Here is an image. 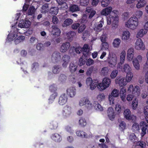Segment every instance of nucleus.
<instances>
[{
    "label": "nucleus",
    "mask_w": 148,
    "mask_h": 148,
    "mask_svg": "<svg viewBox=\"0 0 148 148\" xmlns=\"http://www.w3.org/2000/svg\"><path fill=\"white\" fill-rule=\"evenodd\" d=\"M112 10V8L108 7L102 10L101 14L105 16L109 14L107 17V24L110 25L112 21V28L114 29L117 28L118 25L119 16L117 15L118 12L116 10Z\"/></svg>",
    "instance_id": "f257e3e1"
},
{
    "label": "nucleus",
    "mask_w": 148,
    "mask_h": 148,
    "mask_svg": "<svg viewBox=\"0 0 148 148\" xmlns=\"http://www.w3.org/2000/svg\"><path fill=\"white\" fill-rule=\"evenodd\" d=\"M75 50L77 53L80 54L82 53L83 55L79 60V64L80 66L84 65L88 59V57L89 56L90 50L88 45L87 44H85L82 48L80 47H77L75 49Z\"/></svg>",
    "instance_id": "f03ea898"
},
{
    "label": "nucleus",
    "mask_w": 148,
    "mask_h": 148,
    "mask_svg": "<svg viewBox=\"0 0 148 148\" xmlns=\"http://www.w3.org/2000/svg\"><path fill=\"white\" fill-rule=\"evenodd\" d=\"M127 90L130 93L126 97V99L129 102L131 101L135 96H138L140 94V89L138 85L134 86L132 84H130L127 87Z\"/></svg>",
    "instance_id": "7ed1b4c3"
},
{
    "label": "nucleus",
    "mask_w": 148,
    "mask_h": 148,
    "mask_svg": "<svg viewBox=\"0 0 148 148\" xmlns=\"http://www.w3.org/2000/svg\"><path fill=\"white\" fill-rule=\"evenodd\" d=\"M111 81L110 79L107 77L103 79L102 83H99L97 80H94L93 81V89L97 87L100 91L104 90L110 86Z\"/></svg>",
    "instance_id": "20e7f679"
},
{
    "label": "nucleus",
    "mask_w": 148,
    "mask_h": 148,
    "mask_svg": "<svg viewBox=\"0 0 148 148\" xmlns=\"http://www.w3.org/2000/svg\"><path fill=\"white\" fill-rule=\"evenodd\" d=\"M139 25V20L135 16H132L125 24L126 27L133 30L136 29Z\"/></svg>",
    "instance_id": "39448f33"
},
{
    "label": "nucleus",
    "mask_w": 148,
    "mask_h": 148,
    "mask_svg": "<svg viewBox=\"0 0 148 148\" xmlns=\"http://www.w3.org/2000/svg\"><path fill=\"white\" fill-rule=\"evenodd\" d=\"M79 105L80 106L85 105L88 109L91 108L92 107V103L87 97H84L81 98L79 101Z\"/></svg>",
    "instance_id": "423d86ee"
},
{
    "label": "nucleus",
    "mask_w": 148,
    "mask_h": 148,
    "mask_svg": "<svg viewBox=\"0 0 148 148\" xmlns=\"http://www.w3.org/2000/svg\"><path fill=\"white\" fill-rule=\"evenodd\" d=\"M107 61L110 67H114L117 63V57L116 55L114 54L109 55L107 59Z\"/></svg>",
    "instance_id": "0eeeda50"
},
{
    "label": "nucleus",
    "mask_w": 148,
    "mask_h": 148,
    "mask_svg": "<svg viewBox=\"0 0 148 148\" xmlns=\"http://www.w3.org/2000/svg\"><path fill=\"white\" fill-rule=\"evenodd\" d=\"M135 48L137 50H144L145 49V45L141 38L137 39L135 44Z\"/></svg>",
    "instance_id": "6e6552de"
},
{
    "label": "nucleus",
    "mask_w": 148,
    "mask_h": 148,
    "mask_svg": "<svg viewBox=\"0 0 148 148\" xmlns=\"http://www.w3.org/2000/svg\"><path fill=\"white\" fill-rule=\"evenodd\" d=\"M127 83L125 78L123 77H117L115 80V84L121 87L125 86Z\"/></svg>",
    "instance_id": "1a4fd4ad"
},
{
    "label": "nucleus",
    "mask_w": 148,
    "mask_h": 148,
    "mask_svg": "<svg viewBox=\"0 0 148 148\" xmlns=\"http://www.w3.org/2000/svg\"><path fill=\"white\" fill-rule=\"evenodd\" d=\"M140 126L143 127L142 128V132L141 133V135L143 137L146 134V131L148 133V125L144 121H141L140 123Z\"/></svg>",
    "instance_id": "9d476101"
},
{
    "label": "nucleus",
    "mask_w": 148,
    "mask_h": 148,
    "mask_svg": "<svg viewBox=\"0 0 148 148\" xmlns=\"http://www.w3.org/2000/svg\"><path fill=\"white\" fill-rule=\"evenodd\" d=\"M60 53L57 51H54L51 56V60L54 62H59L61 59Z\"/></svg>",
    "instance_id": "9b49d317"
},
{
    "label": "nucleus",
    "mask_w": 148,
    "mask_h": 148,
    "mask_svg": "<svg viewBox=\"0 0 148 148\" xmlns=\"http://www.w3.org/2000/svg\"><path fill=\"white\" fill-rule=\"evenodd\" d=\"M134 51L133 48H129L127 51V59L129 61H131L134 57Z\"/></svg>",
    "instance_id": "f8f14e48"
},
{
    "label": "nucleus",
    "mask_w": 148,
    "mask_h": 148,
    "mask_svg": "<svg viewBox=\"0 0 148 148\" xmlns=\"http://www.w3.org/2000/svg\"><path fill=\"white\" fill-rule=\"evenodd\" d=\"M118 68H121V71L123 72H126L132 71V69L129 65L127 64H125L123 66L122 68H121V66L119 64L117 66Z\"/></svg>",
    "instance_id": "ddd939ff"
},
{
    "label": "nucleus",
    "mask_w": 148,
    "mask_h": 148,
    "mask_svg": "<svg viewBox=\"0 0 148 148\" xmlns=\"http://www.w3.org/2000/svg\"><path fill=\"white\" fill-rule=\"evenodd\" d=\"M16 32L14 31L13 33H10L8 36L7 40L9 42H10L14 40L17 36V32H18L17 29H16Z\"/></svg>",
    "instance_id": "4468645a"
},
{
    "label": "nucleus",
    "mask_w": 148,
    "mask_h": 148,
    "mask_svg": "<svg viewBox=\"0 0 148 148\" xmlns=\"http://www.w3.org/2000/svg\"><path fill=\"white\" fill-rule=\"evenodd\" d=\"M67 99L66 95L65 93L62 94L59 98L58 103L60 105H63L67 102Z\"/></svg>",
    "instance_id": "2eb2a0df"
},
{
    "label": "nucleus",
    "mask_w": 148,
    "mask_h": 148,
    "mask_svg": "<svg viewBox=\"0 0 148 148\" xmlns=\"http://www.w3.org/2000/svg\"><path fill=\"white\" fill-rule=\"evenodd\" d=\"M108 116L111 120H112L115 117V113L114 110L112 107L108 108L107 112Z\"/></svg>",
    "instance_id": "dca6fc26"
},
{
    "label": "nucleus",
    "mask_w": 148,
    "mask_h": 148,
    "mask_svg": "<svg viewBox=\"0 0 148 148\" xmlns=\"http://www.w3.org/2000/svg\"><path fill=\"white\" fill-rule=\"evenodd\" d=\"M71 113V107L66 105L64 108L62 110L63 115L67 116H69Z\"/></svg>",
    "instance_id": "f3484780"
},
{
    "label": "nucleus",
    "mask_w": 148,
    "mask_h": 148,
    "mask_svg": "<svg viewBox=\"0 0 148 148\" xmlns=\"http://www.w3.org/2000/svg\"><path fill=\"white\" fill-rule=\"evenodd\" d=\"M70 45V43L69 42H66L63 43L61 46L60 51L63 53L66 52L69 49Z\"/></svg>",
    "instance_id": "a211bd4d"
},
{
    "label": "nucleus",
    "mask_w": 148,
    "mask_h": 148,
    "mask_svg": "<svg viewBox=\"0 0 148 148\" xmlns=\"http://www.w3.org/2000/svg\"><path fill=\"white\" fill-rule=\"evenodd\" d=\"M119 93L120 96L122 101L123 102H125L126 95V89L124 88H121L120 90Z\"/></svg>",
    "instance_id": "6ab92c4d"
},
{
    "label": "nucleus",
    "mask_w": 148,
    "mask_h": 148,
    "mask_svg": "<svg viewBox=\"0 0 148 148\" xmlns=\"http://www.w3.org/2000/svg\"><path fill=\"white\" fill-rule=\"evenodd\" d=\"M52 28V33L54 35L59 36L61 33L60 29L57 27L56 25H52L51 26Z\"/></svg>",
    "instance_id": "aec40b11"
},
{
    "label": "nucleus",
    "mask_w": 148,
    "mask_h": 148,
    "mask_svg": "<svg viewBox=\"0 0 148 148\" xmlns=\"http://www.w3.org/2000/svg\"><path fill=\"white\" fill-rule=\"evenodd\" d=\"M31 24V23L29 21V20H26L24 22L19 23L18 26L21 28H28L30 26Z\"/></svg>",
    "instance_id": "412c9836"
},
{
    "label": "nucleus",
    "mask_w": 148,
    "mask_h": 148,
    "mask_svg": "<svg viewBox=\"0 0 148 148\" xmlns=\"http://www.w3.org/2000/svg\"><path fill=\"white\" fill-rule=\"evenodd\" d=\"M147 30L145 29H140L138 31L136 34V37L138 38L143 37L147 33Z\"/></svg>",
    "instance_id": "4be33fe9"
},
{
    "label": "nucleus",
    "mask_w": 148,
    "mask_h": 148,
    "mask_svg": "<svg viewBox=\"0 0 148 148\" xmlns=\"http://www.w3.org/2000/svg\"><path fill=\"white\" fill-rule=\"evenodd\" d=\"M51 138L52 140L57 142H60L62 140L61 136L56 133L52 134L51 136Z\"/></svg>",
    "instance_id": "5701e85b"
},
{
    "label": "nucleus",
    "mask_w": 148,
    "mask_h": 148,
    "mask_svg": "<svg viewBox=\"0 0 148 148\" xmlns=\"http://www.w3.org/2000/svg\"><path fill=\"white\" fill-rule=\"evenodd\" d=\"M77 64L71 62L69 64V70L71 73H75L77 70Z\"/></svg>",
    "instance_id": "b1692460"
},
{
    "label": "nucleus",
    "mask_w": 148,
    "mask_h": 148,
    "mask_svg": "<svg viewBox=\"0 0 148 148\" xmlns=\"http://www.w3.org/2000/svg\"><path fill=\"white\" fill-rule=\"evenodd\" d=\"M67 93L71 97H73L76 94V89L74 87H71L66 90Z\"/></svg>",
    "instance_id": "393cba45"
},
{
    "label": "nucleus",
    "mask_w": 148,
    "mask_h": 148,
    "mask_svg": "<svg viewBox=\"0 0 148 148\" xmlns=\"http://www.w3.org/2000/svg\"><path fill=\"white\" fill-rule=\"evenodd\" d=\"M130 33L129 31L123 32L122 36V40L125 41L129 40L130 38Z\"/></svg>",
    "instance_id": "a878e982"
},
{
    "label": "nucleus",
    "mask_w": 148,
    "mask_h": 148,
    "mask_svg": "<svg viewBox=\"0 0 148 148\" xmlns=\"http://www.w3.org/2000/svg\"><path fill=\"white\" fill-rule=\"evenodd\" d=\"M59 5L61 6L62 8L67 9L68 6L66 1L67 0H56Z\"/></svg>",
    "instance_id": "bb28decb"
},
{
    "label": "nucleus",
    "mask_w": 148,
    "mask_h": 148,
    "mask_svg": "<svg viewBox=\"0 0 148 148\" xmlns=\"http://www.w3.org/2000/svg\"><path fill=\"white\" fill-rule=\"evenodd\" d=\"M137 3L136 4V7L138 9L144 7L147 3L145 0H137Z\"/></svg>",
    "instance_id": "cd10ccee"
},
{
    "label": "nucleus",
    "mask_w": 148,
    "mask_h": 148,
    "mask_svg": "<svg viewBox=\"0 0 148 148\" xmlns=\"http://www.w3.org/2000/svg\"><path fill=\"white\" fill-rule=\"evenodd\" d=\"M121 43V41L120 38H116L114 39L112 45L114 48H118L119 47Z\"/></svg>",
    "instance_id": "c85d7f7f"
},
{
    "label": "nucleus",
    "mask_w": 148,
    "mask_h": 148,
    "mask_svg": "<svg viewBox=\"0 0 148 148\" xmlns=\"http://www.w3.org/2000/svg\"><path fill=\"white\" fill-rule=\"evenodd\" d=\"M133 76V73L132 71L127 72V73H126L125 78L127 82L129 83L132 80Z\"/></svg>",
    "instance_id": "c756f323"
},
{
    "label": "nucleus",
    "mask_w": 148,
    "mask_h": 148,
    "mask_svg": "<svg viewBox=\"0 0 148 148\" xmlns=\"http://www.w3.org/2000/svg\"><path fill=\"white\" fill-rule=\"evenodd\" d=\"M73 22V21L72 19L67 18L64 21L62 26L63 27H66L72 24Z\"/></svg>",
    "instance_id": "7c9ffc66"
},
{
    "label": "nucleus",
    "mask_w": 148,
    "mask_h": 148,
    "mask_svg": "<svg viewBox=\"0 0 148 148\" xmlns=\"http://www.w3.org/2000/svg\"><path fill=\"white\" fill-rule=\"evenodd\" d=\"M77 135L82 138H88L87 134L84 132L82 131H77L76 132Z\"/></svg>",
    "instance_id": "2f4dec72"
},
{
    "label": "nucleus",
    "mask_w": 148,
    "mask_h": 148,
    "mask_svg": "<svg viewBox=\"0 0 148 148\" xmlns=\"http://www.w3.org/2000/svg\"><path fill=\"white\" fill-rule=\"evenodd\" d=\"M86 84L88 87L90 86L91 90H92V80L91 77H89L86 78Z\"/></svg>",
    "instance_id": "473e14b6"
},
{
    "label": "nucleus",
    "mask_w": 148,
    "mask_h": 148,
    "mask_svg": "<svg viewBox=\"0 0 148 148\" xmlns=\"http://www.w3.org/2000/svg\"><path fill=\"white\" fill-rule=\"evenodd\" d=\"M132 130L135 133H138L140 130L139 124L138 123H134L132 126Z\"/></svg>",
    "instance_id": "72a5a7b5"
},
{
    "label": "nucleus",
    "mask_w": 148,
    "mask_h": 148,
    "mask_svg": "<svg viewBox=\"0 0 148 148\" xmlns=\"http://www.w3.org/2000/svg\"><path fill=\"white\" fill-rule=\"evenodd\" d=\"M62 70L61 67L59 65L54 66L53 69V72L54 74L58 73Z\"/></svg>",
    "instance_id": "f704fd0d"
},
{
    "label": "nucleus",
    "mask_w": 148,
    "mask_h": 148,
    "mask_svg": "<svg viewBox=\"0 0 148 148\" xmlns=\"http://www.w3.org/2000/svg\"><path fill=\"white\" fill-rule=\"evenodd\" d=\"M109 69L107 67H104L101 69V75L103 76L107 75L108 74Z\"/></svg>",
    "instance_id": "c9c22d12"
},
{
    "label": "nucleus",
    "mask_w": 148,
    "mask_h": 148,
    "mask_svg": "<svg viewBox=\"0 0 148 148\" xmlns=\"http://www.w3.org/2000/svg\"><path fill=\"white\" fill-rule=\"evenodd\" d=\"M126 55V52L124 50L122 51L120 55V63L123 64L124 62Z\"/></svg>",
    "instance_id": "e433bc0d"
},
{
    "label": "nucleus",
    "mask_w": 148,
    "mask_h": 148,
    "mask_svg": "<svg viewBox=\"0 0 148 148\" xmlns=\"http://www.w3.org/2000/svg\"><path fill=\"white\" fill-rule=\"evenodd\" d=\"M58 11V9L57 7H52L50 9L49 12L52 15H55L57 14Z\"/></svg>",
    "instance_id": "4c0bfd02"
},
{
    "label": "nucleus",
    "mask_w": 148,
    "mask_h": 148,
    "mask_svg": "<svg viewBox=\"0 0 148 148\" xmlns=\"http://www.w3.org/2000/svg\"><path fill=\"white\" fill-rule=\"evenodd\" d=\"M119 95V90L116 89H114L110 94L114 97H118Z\"/></svg>",
    "instance_id": "58836bf2"
},
{
    "label": "nucleus",
    "mask_w": 148,
    "mask_h": 148,
    "mask_svg": "<svg viewBox=\"0 0 148 148\" xmlns=\"http://www.w3.org/2000/svg\"><path fill=\"white\" fill-rule=\"evenodd\" d=\"M106 97L103 93L99 94L96 97L97 99L99 102H101L104 100Z\"/></svg>",
    "instance_id": "ea45409f"
},
{
    "label": "nucleus",
    "mask_w": 148,
    "mask_h": 148,
    "mask_svg": "<svg viewBox=\"0 0 148 148\" xmlns=\"http://www.w3.org/2000/svg\"><path fill=\"white\" fill-rule=\"evenodd\" d=\"M97 27H95L94 28V30L97 32H99L101 31V29L99 28H101L102 27L103 24V19H101Z\"/></svg>",
    "instance_id": "a19ab883"
},
{
    "label": "nucleus",
    "mask_w": 148,
    "mask_h": 148,
    "mask_svg": "<svg viewBox=\"0 0 148 148\" xmlns=\"http://www.w3.org/2000/svg\"><path fill=\"white\" fill-rule=\"evenodd\" d=\"M75 34L74 32L70 31L66 34V36L68 39L71 40L74 37Z\"/></svg>",
    "instance_id": "79ce46f5"
},
{
    "label": "nucleus",
    "mask_w": 148,
    "mask_h": 148,
    "mask_svg": "<svg viewBox=\"0 0 148 148\" xmlns=\"http://www.w3.org/2000/svg\"><path fill=\"white\" fill-rule=\"evenodd\" d=\"M79 8L77 5H73L70 7V11L72 12L77 11L79 10Z\"/></svg>",
    "instance_id": "37998d69"
},
{
    "label": "nucleus",
    "mask_w": 148,
    "mask_h": 148,
    "mask_svg": "<svg viewBox=\"0 0 148 148\" xmlns=\"http://www.w3.org/2000/svg\"><path fill=\"white\" fill-rule=\"evenodd\" d=\"M25 39V37L23 36H20L18 37L15 40L14 42L16 44H17L24 40Z\"/></svg>",
    "instance_id": "c03bdc74"
},
{
    "label": "nucleus",
    "mask_w": 148,
    "mask_h": 148,
    "mask_svg": "<svg viewBox=\"0 0 148 148\" xmlns=\"http://www.w3.org/2000/svg\"><path fill=\"white\" fill-rule=\"evenodd\" d=\"M36 10L34 6H31L29 8L27 14L28 15H32L34 14Z\"/></svg>",
    "instance_id": "a18cd8bd"
},
{
    "label": "nucleus",
    "mask_w": 148,
    "mask_h": 148,
    "mask_svg": "<svg viewBox=\"0 0 148 148\" xmlns=\"http://www.w3.org/2000/svg\"><path fill=\"white\" fill-rule=\"evenodd\" d=\"M49 4L45 3L42 5V11L43 12L45 13L49 11Z\"/></svg>",
    "instance_id": "49530a36"
},
{
    "label": "nucleus",
    "mask_w": 148,
    "mask_h": 148,
    "mask_svg": "<svg viewBox=\"0 0 148 148\" xmlns=\"http://www.w3.org/2000/svg\"><path fill=\"white\" fill-rule=\"evenodd\" d=\"M132 106L133 109H136L138 106V101L136 98L134 99L132 101Z\"/></svg>",
    "instance_id": "de8ad7c7"
},
{
    "label": "nucleus",
    "mask_w": 148,
    "mask_h": 148,
    "mask_svg": "<svg viewBox=\"0 0 148 148\" xmlns=\"http://www.w3.org/2000/svg\"><path fill=\"white\" fill-rule=\"evenodd\" d=\"M79 123L81 127H84L86 125V122L85 119L82 117L79 120Z\"/></svg>",
    "instance_id": "09e8293b"
},
{
    "label": "nucleus",
    "mask_w": 148,
    "mask_h": 148,
    "mask_svg": "<svg viewBox=\"0 0 148 148\" xmlns=\"http://www.w3.org/2000/svg\"><path fill=\"white\" fill-rule=\"evenodd\" d=\"M101 45L102 47L101 49V50H106L108 49L109 45L108 43L107 42H102Z\"/></svg>",
    "instance_id": "8fccbe9b"
},
{
    "label": "nucleus",
    "mask_w": 148,
    "mask_h": 148,
    "mask_svg": "<svg viewBox=\"0 0 148 148\" xmlns=\"http://www.w3.org/2000/svg\"><path fill=\"white\" fill-rule=\"evenodd\" d=\"M133 60L140 63L142 62L143 59L142 56L139 55L137 56L136 58H134Z\"/></svg>",
    "instance_id": "3c124183"
},
{
    "label": "nucleus",
    "mask_w": 148,
    "mask_h": 148,
    "mask_svg": "<svg viewBox=\"0 0 148 148\" xmlns=\"http://www.w3.org/2000/svg\"><path fill=\"white\" fill-rule=\"evenodd\" d=\"M143 12L141 10H138L136 11L135 13V16L138 18H141L143 15Z\"/></svg>",
    "instance_id": "603ef678"
},
{
    "label": "nucleus",
    "mask_w": 148,
    "mask_h": 148,
    "mask_svg": "<svg viewBox=\"0 0 148 148\" xmlns=\"http://www.w3.org/2000/svg\"><path fill=\"white\" fill-rule=\"evenodd\" d=\"M118 73V71L117 70H114L112 71L110 75V77L112 79H114L115 78Z\"/></svg>",
    "instance_id": "864d4df0"
},
{
    "label": "nucleus",
    "mask_w": 148,
    "mask_h": 148,
    "mask_svg": "<svg viewBox=\"0 0 148 148\" xmlns=\"http://www.w3.org/2000/svg\"><path fill=\"white\" fill-rule=\"evenodd\" d=\"M133 66L135 69L137 70H139L140 69V63L134 60L132 61Z\"/></svg>",
    "instance_id": "5fc2aeb1"
},
{
    "label": "nucleus",
    "mask_w": 148,
    "mask_h": 148,
    "mask_svg": "<svg viewBox=\"0 0 148 148\" xmlns=\"http://www.w3.org/2000/svg\"><path fill=\"white\" fill-rule=\"evenodd\" d=\"M58 127V123L56 122H52L50 123L49 125V127L51 130L56 129Z\"/></svg>",
    "instance_id": "6e6d98bb"
},
{
    "label": "nucleus",
    "mask_w": 148,
    "mask_h": 148,
    "mask_svg": "<svg viewBox=\"0 0 148 148\" xmlns=\"http://www.w3.org/2000/svg\"><path fill=\"white\" fill-rule=\"evenodd\" d=\"M86 27V26L84 24H82L79 27L78 29V32L79 33H82L85 29Z\"/></svg>",
    "instance_id": "4d7b16f0"
},
{
    "label": "nucleus",
    "mask_w": 148,
    "mask_h": 148,
    "mask_svg": "<svg viewBox=\"0 0 148 148\" xmlns=\"http://www.w3.org/2000/svg\"><path fill=\"white\" fill-rule=\"evenodd\" d=\"M110 0H102L101 1V5L104 7L107 6L110 3Z\"/></svg>",
    "instance_id": "13d9d810"
},
{
    "label": "nucleus",
    "mask_w": 148,
    "mask_h": 148,
    "mask_svg": "<svg viewBox=\"0 0 148 148\" xmlns=\"http://www.w3.org/2000/svg\"><path fill=\"white\" fill-rule=\"evenodd\" d=\"M86 11L88 13H90L88 17L89 18H92V8L89 7H88L86 8Z\"/></svg>",
    "instance_id": "bf43d9fd"
},
{
    "label": "nucleus",
    "mask_w": 148,
    "mask_h": 148,
    "mask_svg": "<svg viewBox=\"0 0 148 148\" xmlns=\"http://www.w3.org/2000/svg\"><path fill=\"white\" fill-rule=\"evenodd\" d=\"M70 58V56L67 55H64L62 57V59L63 62H69Z\"/></svg>",
    "instance_id": "052dcab7"
},
{
    "label": "nucleus",
    "mask_w": 148,
    "mask_h": 148,
    "mask_svg": "<svg viewBox=\"0 0 148 148\" xmlns=\"http://www.w3.org/2000/svg\"><path fill=\"white\" fill-rule=\"evenodd\" d=\"M125 117L127 119L130 115V112L129 109L125 110L124 113Z\"/></svg>",
    "instance_id": "680f3d73"
},
{
    "label": "nucleus",
    "mask_w": 148,
    "mask_h": 148,
    "mask_svg": "<svg viewBox=\"0 0 148 148\" xmlns=\"http://www.w3.org/2000/svg\"><path fill=\"white\" fill-rule=\"evenodd\" d=\"M49 89L51 92H55L57 90L56 86L54 84H53L49 86Z\"/></svg>",
    "instance_id": "e2e57ef3"
},
{
    "label": "nucleus",
    "mask_w": 148,
    "mask_h": 148,
    "mask_svg": "<svg viewBox=\"0 0 148 148\" xmlns=\"http://www.w3.org/2000/svg\"><path fill=\"white\" fill-rule=\"evenodd\" d=\"M114 97H112L111 95H109L108 96V100L110 102V104L112 105L114 104Z\"/></svg>",
    "instance_id": "0e129e2a"
},
{
    "label": "nucleus",
    "mask_w": 148,
    "mask_h": 148,
    "mask_svg": "<svg viewBox=\"0 0 148 148\" xmlns=\"http://www.w3.org/2000/svg\"><path fill=\"white\" fill-rule=\"evenodd\" d=\"M89 0H80V4L81 5L84 6H87L89 3Z\"/></svg>",
    "instance_id": "69168bd1"
},
{
    "label": "nucleus",
    "mask_w": 148,
    "mask_h": 148,
    "mask_svg": "<svg viewBox=\"0 0 148 148\" xmlns=\"http://www.w3.org/2000/svg\"><path fill=\"white\" fill-rule=\"evenodd\" d=\"M107 34H103L100 37V39L102 42H106V39L107 38Z\"/></svg>",
    "instance_id": "338daca9"
},
{
    "label": "nucleus",
    "mask_w": 148,
    "mask_h": 148,
    "mask_svg": "<svg viewBox=\"0 0 148 148\" xmlns=\"http://www.w3.org/2000/svg\"><path fill=\"white\" fill-rule=\"evenodd\" d=\"M143 112L145 116L148 117V105L144 107Z\"/></svg>",
    "instance_id": "774afa93"
}]
</instances>
